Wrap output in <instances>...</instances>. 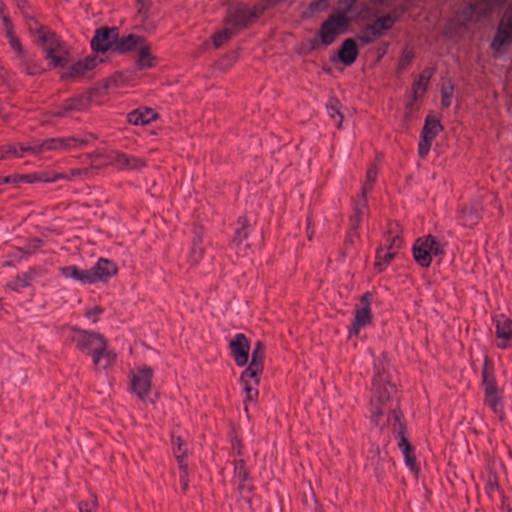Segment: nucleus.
Instances as JSON below:
<instances>
[{
	"label": "nucleus",
	"mask_w": 512,
	"mask_h": 512,
	"mask_svg": "<svg viewBox=\"0 0 512 512\" xmlns=\"http://www.w3.org/2000/svg\"><path fill=\"white\" fill-rule=\"evenodd\" d=\"M38 35L49 65L53 68H64L68 63V53L64 43L55 33L43 27L38 29Z\"/></svg>",
	"instance_id": "nucleus-1"
},
{
	"label": "nucleus",
	"mask_w": 512,
	"mask_h": 512,
	"mask_svg": "<svg viewBox=\"0 0 512 512\" xmlns=\"http://www.w3.org/2000/svg\"><path fill=\"white\" fill-rule=\"evenodd\" d=\"M412 251L415 261L422 267H429L433 257L442 258L445 254L443 243L432 235L418 238Z\"/></svg>",
	"instance_id": "nucleus-2"
},
{
	"label": "nucleus",
	"mask_w": 512,
	"mask_h": 512,
	"mask_svg": "<svg viewBox=\"0 0 512 512\" xmlns=\"http://www.w3.org/2000/svg\"><path fill=\"white\" fill-rule=\"evenodd\" d=\"M373 391L372 413L374 421L378 422V418L385 412L386 403L395 391L394 385L388 382L384 371H377L373 379Z\"/></svg>",
	"instance_id": "nucleus-3"
},
{
	"label": "nucleus",
	"mask_w": 512,
	"mask_h": 512,
	"mask_svg": "<svg viewBox=\"0 0 512 512\" xmlns=\"http://www.w3.org/2000/svg\"><path fill=\"white\" fill-rule=\"evenodd\" d=\"M482 377L485 392L484 402L497 416L502 417L504 412V403L501 392L493 374L487 366L483 368Z\"/></svg>",
	"instance_id": "nucleus-4"
},
{
	"label": "nucleus",
	"mask_w": 512,
	"mask_h": 512,
	"mask_svg": "<svg viewBox=\"0 0 512 512\" xmlns=\"http://www.w3.org/2000/svg\"><path fill=\"white\" fill-rule=\"evenodd\" d=\"M77 348L92 356L93 363H98L99 353L104 349L106 339L99 333L81 330L75 337Z\"/></svg>",
	"instance_id": "nucleus-5"
},
{
	"label": "nucleus",
	"mask_w": 512,
	"mask_h": 512,
	"mask_svg": "<svg viewBox=\"0 0 512 512\" xmlns=\"http://www.w3.org/2000/svg\"><path fill=\"white\" fill-rule=\"evenodd\" d=\"M507 0H477L468 3L463 9V18L468 22H476L487 17L502 7Z\"/></svg>",
	"instance_id": "nucleus-6"
},
{
	"label": "nucleus",
	"mask_w": 512,
	"mask_h": 512,
	"mask_svg": "<svg viewBox=\"0 0 512 512\" xmlns=\"http://www.w3.org/2000/svg\"><path fill=\"white\" fill-rule=\"evenodd\" d=\"M512 43V7H509L501 18L491 47L498 53Z\"/></svg>",
	"instance_id": "nucleus-7"
},
{
	"label": "nucleus",
	"mask_w": 512,
	"mask_h": 512,
	"mask_svg": "<svg viewBox=\"0 0 512 512\" xmlns=\"http://www.w3.org/2000/svg\"><path fill=\"white\" fill-rule=\"evenodd\" d=\"M347 26L348 24L345 16L340 14H331L329 18L322 23L319 30L321 43L325 46L332 44L340 34L341 30Z\"/></svg>",
	"instance_id": "nucleus-8"
},
{
	"label": "nucleus",
	"mask_w": 512,
	"mask_h": 512,
	"mask_svg": "<svg viewBox=\"0 0 512 512\" xmlns=\"http://www.w3.org/2000/svg\"><path fill=\"white\" fill-rule=\"evenodd\" d=\"M339 10L334 11L332 14H340L345 16L347 24L351 20L365 19L370 14V7L361 3L358 5V0H340Z\"/></svg>",
	"instance_id": "nucleus-9"
},
{
	"label": "nucleus",
	"mask_w": 512,
	"mask_h": 512,
	"mask_svg": "<svg viewBox=\"0 0 512 512\" xmlns=\"http://www.w3.org/2000/svg\"><path fill=\"white\" fill-rule=\"evenodd\" d=\"M152 370L142 367L132 372L131 389L142 400L148 396L151 390Z\"/></svg>",
	"instance_id": "nucleus-10"
},
{
	"label": "nucleus",
	"mask_w": 512,
	"mask_h": 512,
	"mask_svg": "<svg viewBox=\"0 0 512 512\" xmlns=\"http://www.w3.org/2000/svg\"><path fill=\"white\" fill-rule=\"evenodd\" d=\"M117 37V28L101 27L95 31V34L91 39V47L94 51L103 53L111 48L115 50Z\"/></svg>",
	"instance_id": "nucleus-11"
},
{
	"label": "nucleus",
	"mask_w": 512,
	"mask_h": 512,
	"mask_svg": "<svg viewBox=\"0 0 512 512\" xmlns=\"http://www.w3.org/2000/svg\"><path fill=\"white\" fill-rule=\"evenodd\" d=\"M259 11L247 6H236L229 10L228 22L235 29L245 27L248 23L258 17Z\"/></svg>",
	"instance_id": "nucleus-12"
},
{
	"label": "nucleus",
	"mask_w": 512,
	"mask_h": 512,
	"mask_svg": "<svg viewBox=\"0 0 512 512\" xmlns=\"http://www.w3.org/2000/svg\"><path fill=\"white\" fill-rule=\"evenodd\" d=\"M231 354L238 366H244L248 362L250 345L247 337L237 333L230 341Z\"/></svg>",
	"instance_id": "nucleus-13"
},
{
	"label": "nucleus",
	"mask_w": 512,
	"mask_h": 512,
	"mask_svg": "<svg viewBox=\"0 0 512 512\" xmlns=\"http://www.w3.org/2000/svg\"><path fill=\"white\" fill-rule=\"evenodd\" d=\"M110 164L119 169L140 170L145 166V162L138 157L127 155L119 151H110L107 155Z\"/></svg>",
	"instance_id": "nucleus-14"
},
{
	"label": "nucleus",
	"mask_w": 512,
	"mask_h": 512,
	"mask_svg": "<svg viewBox=\"0 0 512 512\" xmlns=\"http://www.w3.org/2000/svg\"><path fill=\"white\" fill-rule=\"evenodd\" d=\"M88 104L89 98L87 96L80 95L74 98H70L64 101L58 110L51 112V116L56 118L68 117L74 112H80L84 110Z\"/></svg>",
	"instance_id": "nucleus-15"
},
{
	"label": "nucleus",
	"mask_w": 512,
	"mask_h": 512,
	"mask_svg": "<svg viewBox=\"0 0 512 512\" xmlns=\"http://www.w3.org/2000/svg\"><path fill=\"white\" fill-rule=\"evenodd\" d=\"M117 266L110 260L100 258L90 269L91 282L106 281L117 273Z\"/></svg>",
	"instance_id": "nucleus-16"
},
{
	"label": "nucleus",
	"mask_w": 512,
	"mask_h": 512,
	"mask_svg": "<svg viewBox=\"0 0 512 512\" xmlns=\"http://www.w3.org/2000/svg\"><path fill=\"white\" fill-rule=\"evenodd\" d=\"M175 444L177 445V448L175 449V456L178 461L179 469H180V484L181 489L184 492H187L189 489V471H188V462H187V448L183 449V445L185 443L180 439L177 438Z\"/></svg>",
	"instance_id": "nucleus-17"
},
{
	"label": "nucleus",
	"mask_w": 512,
	"mask_h": 512,
	"mask_svg": "<svg viewBox=\"0 0 512 512\" xmlns=\"http://www.w3.org/2000/svg\"><path fill=\"white\" fill-rule=\"evenodd\" d=\"M372 322V311L370 307L356 308L352 325L349 329V336H358L360 331L369 326Z\"/></svg>",
	"instance_id": "nucleus-18"
},
{
	"label": "nucleus",
	"mask_w": 512,
	"mask_h": 512,
	"mask_svg": "<svg viewBox=\"0 0 512 512\" xmlns=\"http://www.w3.org/2000/svg\"><path fill=\"white\" fill-rule=\"evenodd\" d=\"M377 177V169L375 166H371L366 174V182L362 187V200L355 207V214L351 218L353 223V227L356 228L360 222V214L362 213V209L365 207V196L367 192L371 189L372 184L374 183Z\"/></svg>",
	"instance_id": "nucleus-19"
},
{
	"label": "nucleus",
	"mask_w": 512,
	"mask_h": 512,
	"mask_svg": "<svg viewBox=\"0 0 512 512\" xmlns=\"http://www.w3.org/2000/svg\"><path fill=\"white\" fill-rule=\"evenodd\" d=\"M393 18L390 15H385L377 18L372 24H369L365 30L366 41L379 37L382 33L388 30L393 25Z\"/></svg>",
	"instance_id": "nucleus-20"
},
{
	"label": "nucleus",
	"mask_w": 512,
	"mask_h": 512,
	"mask_svg": "<svg viewBox=\"0 0 512 512\" xmlns=\"http://www.w3.org/2000/svg\"><path fill=\"white\" fill-rule=\"evenodd\" d=\"M147 41L144 37L129 34L123 36L121 38L117 37V41L115 42V51L119 53H127L130 51H137L143 46Z\"/></svg>",
	"instance_id": "nucleus-21"
},
{
	"label": "nucleus",
	"mask_w": 512,
	"mask_h": 512,
	"mask_svg": "<svg viewBox=\"0 0 512 512\" xmlns=\"http://www.w3.org/2000/svg\"><path fill=\"white\" fill-rule=\"evenodd\" d=\"M61 275L66 279H73L84 284H92L90 269H80L75 265L60 268Z\"/></svg>",
	"instance_id": "nucleus-22"
},
{
	"label": "nucleus",
	"mask_w": 512,
	"mask_h": 512,
	"mask_svg": "<svg viewBox=\"0 0 512 512\" xmlns=\"http://www.w3.org/2000/svg\"><path fill=\"white\" fill-rule=\"evenodd\" d=\"M157 113L151 108L137 109L127 115V120L133 125H146L156 119Z\"/></svg>",
	"instance_id": "nucleus-23"
},
{
	"label": "nucleus",
	"mask_w": 512,
	"mask_h": 512,
	"mask_svg": "<svg viewBox=\"0 0 512 512\" xmlns=\"http://www.w3.org/2000/svg\"><path fill=\"white\" fill-rule=\"evenodd\" d=\"M338 55L340 61L345 65H351L354 63L358 55L356 42L350 38L346 39L343 42Z\"/></svg>",
	"instance_id": "nucleus-24"
},
{
	"label": "nucleus",
	"mask_w": 512,
	"mask_h": 512,
	"mask_svg": "<svg viewBox=\"0 0 512 512\" xmlns=\"http://www.w3.org/2000/svg\"><path fill=\"white\" fill-rule=\"evenodd\" d=\"M37 273L34 269H30L25 273L16 276L15 280L6 284V288L15 292H21L22 289L30 286L31 282L36 278Z\"/></svg>",
	"instance_id": "nucleus-25"
},
{
	"label": "nucleus",
	"mask_w": 512,
	"mask_h": 512,
	"mask_svg": "<svg viewBox=\"0 0 512 512\" xmlns=\"http://www.w3.org/2000/svg\"><path fill=\"white\" fill-rule=\"evenodd\" d=\"M496 335L499 339L512 340V319L505 315H499L495 318Z\"/></svg>",
	"instance_id": "nucleus-26"
},
{
	"label": "nucleus",
	"mask_w": 512,
	"mask_h": 512,
	"mask_svg": "<svg viewBox=\"0 0 512 512\" xmlns=\"http://www.w3.org/2000/svg\"><path fill=\"white\" fill-rule=\"evenodd\" d=\"M57 145L59 146V152L70 151L75 148H81L88 144L87 138L78 137H56Z\"/></svg>",
	"instance_id": "nucleus-27"
},
{
	"label": "nucleus",
	"mask_w": 512,
	"mask_h": 512,
	"mask_svg": "<svg viewBox=\"0 0 512 512\" xmlns=\"http://www.w3.org/2000/svg\"><path fill=\"white\" fill-rule=\"evenodd\" d=\"M442 128L443 127L438 119L433 116H427L421 136L426 139H434Z\"/></svg>",
	"instance_id": "nucleus-28"
},
{
	"label": "nucleus",
	"mask_w": 512,
	"mask_h": 512,
	"mask_svg": "<svg viewBox=\"0 0 512 512\" xmlns=\"http://www.w3.org/2000/svg\"><path fill=\"white\" fill-rule=\"evenodd\" d=\"M396 253L386 249V247H380L376 253L375 267L379 272L386 269L389 263L394 259Z\"/></svg>",
	"instance_id": "nucleus-29"
},
{
	"label": "nucleus",
	"mask_w": 512,
	"mask_h": 512,
	"mask_svg": "<svg viewBox=\"0 0 512 512\" xmlns=\"http://www.w3.org/2000/svg\"><path fill=\"white\" fill-rule=\"evenodd\" d=\"M154 56L150 52V45L146 42L138 50L137 64L141 69H148L154 65Z\"/></svg>",
	"instance_id": "nucleus-30"
},
{
	"label": "nucleus",
	"mask_w": 512,
	"mask_h": 512,
	"mask_svg": "<svg viewBox=\"0 0 512 512\" xmlns=\"http://www.w3.org/2000/svg\"><path fill=\"white\" fill-rule=\"evenodd\" d=\"M116 353L112 350H109L107 348V343L104 344V349L99 353L98 363H93L95 367L101 368V369H108L111 367L115 361H116Z\"/></svg>",
	"instance_id": "nucleus-31"
},
{
	"label": "nucleus",
	"mask_w": 512,
	"mask_h": 512,
	"mask_svg": "<svg viewBox=\"0 0 512 512\" xmlns=\"http://www.w3.org/2000/svg\"><path fill=\"white\" fill-rule=\"evenodd\" d=\"M402 242V238L398 232L391 228L385 236V243L382 245V247H386V249L397 254L402 247Z\"/></svg>",
	"instance_id": "nucleus-32"
},
{
	"label": "nucleus",
	"mask_w": 512,
	"mask_h": 512,
	"mask_svg": "<svg viewBox=\"0 0 512 512\" xmlns=\"http://www.w3.org/2000/svg\"><path fill=\"white\" fill-rule=\"evenodd\" d=\"M261 371L262 369L258 366L250 364L241 375V383H253L254 385H257L259 382L258 375L261 373Z\"/></svg>",
	"instance_id": "nucleus-33"
},
{
	"label": "nucleus",
	"mask_w": 512,
	"mask_h": 512,
	"mask_svg": "<svg viewBox=\"0 0 512 512\" xmlns=\"http://www.w3.org/2000/svg\"><path fill=\"white\" fill-rule=\"evenodd\" d=\"M137 7V18L141 22L148 20L150 16L152 1L151 0H135Z\"/></svg>",
	"instance_id": "nucleus-34"
},
{
	"label": "nucleus",
	"mask_w": 512,
	"mask_h": 512,
	"mask_svg": "<svg viewBox=\"0 0 512 512\" xmlns=\"http://www.w3.org/2000/svg\"><path fill=\"white\" fill-rule=\"evenodd\" d=\"M19 65L26 74L31 76L40 75L44 72V69L40 64L28 62L25 56L23 57V60H19Z\"/></svg>",
	"instance_id": "nucleus-35"
},
{
	"label": "nucleus",
	"mask_w": 512,
	"mask_h": 512,
	"mask_svg": "<svg viewBox=\"0 0 512 512\" xmlns=\"http://www.w3.org/2000/svg\"><path fill=\"white\" fill-rule=\"evenodd\" d=\"M21 158L22 153L18 151L16 144H8L0 146V160L9 158Z\"/></svg>",
	"instance_id": "nucleus-36"
},
{
	"label": "nucleus",
	"mask_w": 512,
	"mask_h": 512,
	"mask_svg": "<svg viewBox=\"0 0 512 512\" xmlns=\"http://www.w3.org/2000/svg\"><path fill=\"white\" fill-rule=\"evenodd\" d=\"M263 359H264V346L261 342H257L253 352L252 359L250 364L258 366L263 369Z\"/></svg>",
	"instance_id": "nucleus-37"
},
{
	"label": "nucleus",
	"mask_w": 512,
	"mask_h": 512,
	"mask_svg": "<svg viewBox=\"0 0 512 512\" xmlns=\"http://www.w3.org/2000/svg\"><path fill=\"white\" fill-rule=\"evenodd\" d=\"M339 102L337 100H331L330 104L327 106V111L329 116L335 120V123L338 127L341 126L343 116L338 108Z\"/></svg>",
	"instance_id": "nucleus-38"
},
{
	"label": "nucleus",
	"mask_w": 512,
	"mask_h": 512,
	"mask_svg": "<svg viewBox=\"0 0 512 512\" xmlns=\"http://www.w3.org/2000/svg\"><path fill=\"white\" fill-rule=\"evenodd\" d=\"M428 82L429 76H426L424 74H421L419 76L418 80L413 85V94L415 99H417L419 95L425 92Z\"/></svg>",
	"instance_id": "nucleus-39"
},
{
	"label": "nucleus",
	"mask_w": 512,
	"mask_h": 512,
	"mask_svg": "<svg viewBox=\"0 0 512 512\" xmlns=\"http://www.w3.org/2000/svg\"><path fill=\"white\" fill-rule=\"evenodd\" d=\"M9 41L11 48L16 52L18 60H23L25 56L24 50L22 48L20 40L16 37L14 33L6 35Z\"/></svg>",
	"instance_id": "nucleus-40"
},
{
	"label": "nucleus",
	"mask_w": 512,
	"mask_h": 512,
	"mask_svg": "<svg viewBox=\"0 0 512 512\" xmlns=\"http://www.w3.org/2000/svg\"><path fill=\"white\" fill-rule=\"evenodd\" d=\"M85 70L81 61L73 64L65 73L62 74V78H74L85 74Z\"/></svg>",
	"instance_id": "nucleus-41"
},
{
	"label": "nucleus",
	"mask_w": 512,
	"mask_h": 512,
	"mask_svg": "<svg viewBox=\"0 0 512 512\" xmlns=\"http://www.w3.org/2000/svg\"><path fill=\"white\" fill-rule=\"evenodd\" d=\"M42 153L45 152H59V146L57 145V139L47 138L41 141Z\"/></svg>",
	"instance_id": "nucleus-42"
},
{
	"label": "nucleus",
	"mask_w": 512,
	"mask_h": 512,
	"mask_svg": "<svg viewBox=\"0 0 512 512\" xmlns=\"http://www.w3.org/2000/svg\"><path fill=\"white\" fill-rule=\"evenodd\" d=\"M432 141H433V139H426V138H423V136H421V139H420L419 145H418V153L421 158H425L428 155V153L431 149Z\"/></svg>",
	"instance_id": "nucleus-43"
},
{
	"label": "nucleus",
	"mask_w": 512,
	"mask_h": 512,
	"mask_svg": "<svg viewBox=\"0 0 512 512\" xmlns=\"http://www.w3.org/2000/svg\"><path fill=\"white\" fill-rule=\"evenodd\" d=\"M233 34L232 28H225L224 30L220 31L218 34L214 37V44L215 46L219 47L222 45L225 41H227Z\"/></svg>",
	"instance_id": "nucleus-44"
},
{
	"label": "nucleus",
	"mask_w": 512,
	"mask_h": 512,
	"mask_svg": "<svg viewBox=\"0 0 512 512\" xmlns=\"http://www.w3.org/2000/svg\"><path fill=\"white\" fill-rule=\"evenodd\" d=\"M413 59V54L411 51H408V50H405L403 53H402V56L399 60V63H398V71L401 72V71H404L407 69V67L409 66V64L411 63Z\"/></svg>",
	"instance_id": "nucleus-45"
},
{
	"label": "nucleus",
	"mask_w": 512,
	"mask_h": 512,
	"mask_svg": "<svg viewBox=\"0 0 512 512\" xmlns=\"http://www.w3.org/2000/svg\"><path fill=\"white\" fill-rule=\"evenodd\" d=\"M87 173L88 171L86 169H72L67 173H58V175L64 177L60 178V180L73 181L75 178L80 177Z\"/></svg>",
	"instance_id": "nucleus-46"
},
{
	"label": "nucleus",
	"mask_w": 512,
	"mask_h": 512,
	"mask_svg": "<svg viewBox=\"0 0 512 512\" xmlns=\"http://www.w3.org/2000/svg\"><path fill=\"white\" fill-rule=\"evenodd\" d=\"M26 151L28 154L37 155L42 154L41 141L34 140L26 144Z\"/></svg>",
	"instance_id": "nucleus-47"
},
{
	"label": "nucleus",
	"mask_w": 512,
	"mask_h": 512,
	"mask_svg": "<svg viewBox=\"0 0 512 512\" xmlns=\"http://www.w3.org/2000/svg\"><path fill=\"white\" fill-rule=\"evenodd\" d=\"M39 173H40V175H43V178L45 179V180H40V182H43V183H53V182L60 180V178H64L63 176L58 175V173H56V172L41 171Z\"/></svg>",
	"instance_id": "nucleus-48"
},
{
	"label": "nucleus",
	"mask_w": 512,
	"mask_h": 512,
	"mask_svg": "<svg viewBox=\"0 0 512 512\" xmlns=\"http://www.w3.org/2000/svg\"><path fill=\"white\" fill-rule=\"evenodd\" d=\"M243 386L246 392V400L253 401L258 395V390L255 388L256 385H254L253 383H248L243 384Z\"/></svg>",
	"instance_id": "nucleus-49"
},
{
	"label": "nucleus",
	"mask_w": 512,
	"mask_h": 512,
	"mask_svg": "<svg viewBox=\"0 0 512 512\" xmlns=\"http://www.w3.org/2000/svg\"><path fill=\"white\" fill-rule=\"evenodd\" d=\"M40 180H45V179L43 178V175H40L39 172L22 175V182L35 183V182H40Z\"/></svg>",
	"instance_id": "nucleus-50"
},
{
	"label": "nucleus",
	"mask_w": 512,
	"mask_h": 512,
	"mask_svg": "<svg viewBox=\"0 0 512 512\" xmlns=\"http://www.w3.org/2000/svg\"><path fill=\"white\" fill-rule=\"evenodd\" d=\"M102 313V309L99 306H96L85 313V316L88 320H91L95 323L98 319V316Z\"/></svg>",
	"instance_id": "nucleus-51"
},
{
	"label": "nucleus",
	"mask_w": 512,
	"mask_h": 512,
	"mask_svg": "<svg viewBox=\"0 0 512 512\" xmlns=\"http://www.w3.org/2000/svg\"><path fill=\"white\" fill-rule=\"evenodd\" d=\"M0 18L3 22V26L5 29L6 35L14 33L13 32V24H12L11 20L9 19V17L4 12H2V14H0Z\"/></svg>",
	"instance_id": "nucleus-52"
},
{
	"label": "nucleus",
	"mask_w": 512,
	"mask_h": 512,
	"mask_svg": "<svg viewBox=\"0 0 512 512\" xmlns=\"http://www.w3.org/2000/svg\"><path fill=\"white\" fill-rule=\"evenodd\" d=\"M328 0H315L310 4V10L312 13L321 11L326 8Z\"/></svg>",
	"instance_id": "nucleus-53"
},
{
	"label": "nucleus",
	"mask_w": 512,
	"mask_h": 512,
	"mask_svg": "<svg viewBox=\"0 0 512 512\" xmlns=\"http://www.w3.org/2000/svg\"><path fill=\"white\" fill-rule=\"evenodd\" d=\"M404 455V458H405V463L406 465L412 470H416L417 469V465H416V459L415 457L413 456L412 454V451L411 452H407V453H403Z\"/></svg>",
	"instance_id": "nucleus-54"
},
{
	"label": "nucleus",
	"mask_w": 512,
	"mask_h": 512,
	"mask_svg": "<svg viewBox=\"0 0 512 512\" xmlns=\"http://www.w3.org/2000/svg\"><path fill=\"white\" fill-rule=\"evenodd\" d=\"M398 446L402 453H407V452L412 451V446L410 445L408 440L403 435L400 437Z\"/></svg>",
	"instance_id": "nucleus-55"
},
{
	"label": "nucleus",
	"mask_w": 512,
	"mask_h": 512,
	"mask_svg": "<svg viewBox=\"0 0 512 512\" xmlns=\"http://www.w3.org/2000/svg\"><path fill=\"white\" fill-rule=\"evenodd\" d=\"M373 295L370 292H366L360 300V305L357 308L370 307Z\"/></svg>",
	"instance_id": "nucleus-56"
},
{
	"label": "nucleus",
	"mask_w": 512,
	"mask_h": 512,
	"mask_svg": "<svg viewBox=\"0 0 512 512\" xmlns=\"http://www.w3.org/2000/svg\"><path fill=\"white\" fill-rule=\"evenodd\" d=\"M19 182H22V175L19 174L2 177V184H17Z\"/></svg>",
	"instance_id": "nucleus-57"
},
{
	"label": "nucleus",
	"mask_w": 512,
	"mask_h": 512,
	"mask_svg": "<svg viewBox=\"0 0 512 512\" xmlns=\"http://www.w3.org/2000/svg\"><path fill=\"white\" fill-rule=\"evenodd\" d=\"M85 72L92 70L96 66V59L92 57H87L84 60H81Z\"/></svg>",
	"instance_id": "nucleus-58"
},
{
	"label": "nucleus",
	"mask_w": 512,
	"mask_h": 512,
	"mask_svg": "<svg viewBox=\"0 0 512 512\" xmlns=\"http://www.w3.org/2000/svg\"><path fill=\"white\" fill-rule=\"evenodd\" d=\"M451 97H452V93L444 88L442 90V105L444 107L450 106V104H451Z\"/></svg>",
	"instance_id": "nucleus-59"
},
{
	"label": "nucleus",
	"mask_w": 512,
	"mask_h": 512,
	"mask_svg": "<svg viewBox=\"0 0 512 512\" xmlns=\"http://www.w3.org/2000/svg\"><path fill=\"white\" fill-rule=\"evenodd\" d=\"M16 4L18 6V8L23 12L25 13V9L27 8L28 4L26 2V0H16Z\"/></svg>",
	"instance_id": "nucleus-60"
},
{
	"label": "nucleus",
	"mask_w": 512,
	"mask_h": 512,
	"mask_svg": "<svg viewBox=\"0 0 512 512\" xmlns=\"http://www.w3.org/2000/svg\"><path fill=\"white\" fill-rule=\"evenodd\" d=\"M17 148H18V151L20 153H22V157L24 156L25 153H27L26 151V144H22V143H17L16 144Z\"/></svg>",
	"instance_id": "nucleus-61"
},
{
	"label": "nucleus",
	"mask_w": 512,
	"mask_h": 512,
	"mask_svg": "<svg viewBox=\"0 0 512 512\" xmlns=\"http://www.w3.org/2000/svg\"><path fill=\"white\" fill-rule=\"evenodd\" d=\"M508 341L509 340L500 339V341L497 343V346L501 349H506L508 347Z\"/></svg>",
	"instance_id": "nucleus-62"
},
{
	"label": "nucleus",
	"mask_w": 512,
	"mask_h": 512,
	"mask_svg": "<svg viewBox=\"0 0 512 512\" xmlns=\"http://www.w3.org/2000/svg\"><path fill=\"white\" fill-rule=\"evenodd\" d=\"M239 474V478H241L242 480H245L246 477H247V472L246 470L244 469V467H241V469L239 470L238 472Z\"/></svg>",
	"instance_id": "nucleus-63"
},
{
	"label": "nucleus",
	"mask_w": 512,
	"mask_h": 512,
	"mask_svg": "<svg viewBox=\"0 0 512 512\" xmlns=\"http://www.w3.org/2000/svg\"><path fill=\"white\" fill-rule=\"evenodd\" d=\"M87 506V503H80L79 504V510L80 512H90L87 508H84Z\"/></svg>",
	"instance_id": "nucleus-64"
}]
</instances>
